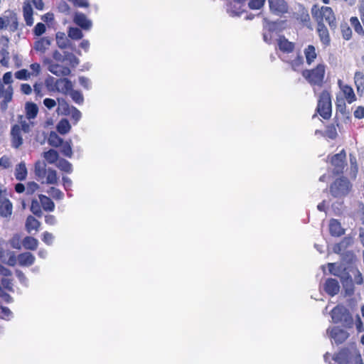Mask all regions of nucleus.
Instances as JSON below:
<instances>
[{
    "mask_svg": "<svg viewBox=\"0 0 364 364\" xmlns=\"http://www.w3.org/2000/svg\"><path fill=\"white\" fill-rule=\"evenodd\" d=\"M316 33L323 47L330 46L331 38L328 28L324 23H316Z\"/></svg>",
    "mask_w": 364,
    "mask_h": 364,
    "instance_id": "4468645a",
    "label": "nucleus"
},
{
    "mask_svg": "<svg viewBox=\"0 0 364 364\" xmlns=\"http://www.w3.org/2000/svg\"><path fill=\"white\" fill-rule=\"evenodd\" d=\"M340 88L341 89L343 94L348 104H351L356 100V96L354 93L353 88L348 85H342L341 80L338 82Z\"/></svg>",
    "mask_w": 364,
    "mask_h": 364,
    "instance_id": "4be33fe9",
    "label": "nucleus"
},
{
    "mask_svg": "<svg viewBox=\"0 0 364 364\" xmlns=\"http://www.w3.org/2000/svg\"><path fill=\"white\" fill-rule=\"evenodd\" d=\"M16 258L19 265L23 267H29L33 265L36 259L33 255L29 252L21 253L16 257Z\"/></svg>",
    "mask_w": 364,
    "mask_h": 364,
    "instance_id": "5701e85b",
    "label": "nucleus"
},
{
    "mask_svg": "<svg viewBox=\"0 0 364 364\" xmlns=\"http://www.w3.org/2000/svg\"><path fill=\"white\" fill-rule=\"evenodd\" d=\"M311 14L316 23L326 22L331 30L336 28V17L331 7L323 6L316 10L312 9Z\"/></svg>",
    "mask_w": 364,
    "mask_h": 364,
    "instance_id": "20e7f679",
    "label": "nucleus"
},
{
    "mask_svg": "<svg viewBox=\"0 0 364 364\" xmlns=\"http://www.w3.org/2000/svg\"><path fill=\"white\" fill-rule=\"evenodd\" d=\"M331 164L333 166V173L338 176L343 173L346 166V153L342 149L339 153L334 154L331 159Z\"/></svg>",
    "mask_w": 364,
    "mask_h": 364,
    "instance_id": "9b49d317",
    "label": "nucleus"
},
{
    "mask_svg": "<svg viewBox=\"0 0 364 364\" xmlns=\"http://www.w3.org/2000/svg\"><path fill=\"white\" fill-rule=\"evenodd\" d=\"M26 117L28 120L35 119L38 113V107L36 104L28 102L25 105Z\"/></svg>",
    "mask_w": 364,
    "mask_h": 364,
    "instance_id": "c85d7f7f",
    "label": "nucleus"
},
{
    "mask_svg": "<svg viewBox=\"0 0 364 364\" xmlns=\"http://www.w3.org/2000/svg\"><path fill=\"white\" fill-rule=\"evenodd\" d=\"M31 75V73H29L26 69L19 70L14 73L15 77L21 80H27L30 78Z\"/></svg>",
    "mask_w": 364,
    "mask_h": 364,
    "instance_id": "603ef678",
    "label": "nucleus"
},
{
    "mask_svg": "<svg viewBox=\"0 0 364 364\" xmlns=\"http://www.w3.org/2000/svg\"><path fill=\"white\" fill-rule=\"evenodd\" d=\"M287 63L291 67V68L294 71H299L304 65V60L303 56H301L299 53L296 55V56L291 60L287 61Z\"/></svg>",
    "mask_w": 364,
    "mask_h": 364,
    "instance_id": "473e14b6",
    "label": "nucleus"
},
{
    "mask_svg": "<svg viewBox=\"0 0 364 364\" xmlns=\"http://www.w3.org/2000/svg\"><path fill=\"white\" fill-rule=\"evenodd\" d=\"M70 115L71 116V119L73 120L74 124H77L82 117L80 110H78L75 107H73V108L71 109Z\"/></svg>",
    "mask_w": 364,
    "mask_h": 364,
    "instance_id": "6e6d98bb",
    "label": "nucleus"
},
{
    "mask_svg": "<svg viewBox=\"0 0 364 364\" xmlns=\"http://www.w3.org/2000/svg\"><path fill=\"white\" fill-rule=\"evenodd\" d=\"M336 111L341 112V114H345L346 111V105L344 100H337L336 102Z\"/></svg>",
    "mask_w": 364,
    "mask_h": 364,
    "instance_id": "0e129e2a",
    "label": "nucleus"
},
{
    "mask_svg": "<svg viewBox=\"0 0 364 364\" xmlns=\"http://www.w3.org/2000/svg\"><path fill=\"white\" fill-rule=\"evenodd\" d=\"M328 268L330 274L339 277L343 287L350 288L353 291V282L346 267L336 263H328Z\"/></svg>",
    "mask_w": 364,
    "mask_h": 364,
    "instance_id": "0eeeda50",
    "label": "nucleus"
},
{
    "mask_svg": "<svg viewBox=\"0 0 364 364\" xmlns=\"http://www.w3.org/2000/svg\"><path fill=\"white\" fill-rule=\"evenodd\" d=\"M330 336L336 344L345 342L349 336V333L338 326L333 327L330 331Z\"/></svg>",
    "mask_w": 364,
    "mask_h": 364,
    "instance_id": "dca6fc26",
    "label": "nucleus"
},
{
    "mask_svg": "<svg viewBox=\"0 0 364 364\" xmlns=\"http://www.w3.org/2000/svg\"><path fill=\"white\" fill-rule=\"evenodd\" d=\"M28 176V170L24 161H21L15 166L14 176L17 181H25Z\"/></svg>",
    "mask_w": 364,
    "mask_h": 364,
    "instance_id": "393cba45",
    "label": "nucleus"
},
{
    "mask_svg": "<svg viewBox=\"0 0 364 364\" xmlns=\"http://www.w3.org/2000/svg\"><path fill=\"white\" fill-rule=\"evenodd\" d=\"M47 192L53 199L56 200H63L64 198V193L60 189L55 187H50Z\"/></svg>",
    "mask_w": 364,
    "mask_h": 364,
    "instance_id": "de8ad7c7",
    "label": "nucleus"
},
{
    "mask_svg": "<svg viewBox=\"0 0 364 364\" xmlns=\"http://www.w3.org/2000/svg\"><path fill=\"white\" fill-rule=\"evenodd\" d=\"M65 56L70 60L71 65L75 66L78 64V59L72 53H65Z\"/></svg>",
    "mask_w": 364,
    "mask_h": 364,
    "instance_id": "774afa93",
    "label": "nucleus"
},
{
    "mask_svg": "<svg viewBox=\"0 0 364 364\" xmlns=\"http://www.w3.org/2000/svg\"><path fill=\"white\" fill-rule=\"evenodd\" d=\"M68 38L73 40H80L83 37V33L79 28L77 27H70L68 31Z\"/></svg>",
    "mask_w": 364,
    "mask_h": 364,
    "instance_id": "58836bf2",
    "label": "nucleus"
},
{
    "mask_svg": "<svg viewBox=\"0 0 364 364\" xmlns=\"http://www.w3.org/2000/svg\"><path fill=\"white\" fill-rule=\"evenodd\" d=\"M304 55L306 63L308 65H312L318 58V52L314 45H308L304 49Z\"/></svg>",
    "mask_w": 364,
    "mask_h": 364,
    "instance_id": "aec40b11",
    "label": "nucleus"
},
{
    "mask_svg": "<svg viewBox=\"0 0 364 364\" xmlns=\"http://www.w3.org/2000/svg\"><path fill=\"white\" fill-rule=\"evenodd\" d=\"M279 49L285 53H291L294 50L295 43L289 41L284 36H280L277 39Z\"/></svg>",
    "mask_w": 364,
    "mask_h": 364,
    "instance_id": "6ab92c4d",
    "label": "nucleus"
},
{
    "mask_svg": "<svg viewBox=\"0 0 364 364\" xmlns=\"http://www.w3.org/2000/svg\"><path fill=\"white\" fill-rule=\"evenodd\" d=\"M324 290L331 296L336 295L340 290L338 282L336 279H327L324 284Z\"/></svg>",
    "mask_w": 364,
    "mask_h": 364,
    "instance_id": "412c9836",
    "label": "nucleus"
},
{
    "mask_svg": "<svg viewBox=\"0 0 364 364\" xmlns=\"http://www.w3.org/2000/svg\"><path fill=\"white\" fill-rule=\"evenodd\" d=\"M55 40L57 46L60 49H65L71 46L70 41L63 32H57L55 34Z\"/></svg>",
    "mask_w": 364,
    "mask_h": 364,
    "instance_id": "c756f323",
    "label": "nucleus"
},
{
    "mask_svg": "<svg viewBox=\"0 0 364 364\" xmlns=\"http://www.w3.org/2000/svg\"><path fill=\"white\" fill-rule=\"evenodd\" d=\"M270 11L278 16L288 12V4L284 0H268Z\"/></svg>",
    "mask_w": 364,
    "mask_h": 364,
    "instance_id": "ddd939ff",
    "label": "nucleus"
},
{
    "mask_svg": "<svg viewBox=\"0 0 364 364\" xmlns=\"http://www.w3.org/2000/svg\"><path fill=\"white\" fill-rule=\"evenodd\" d=\"M331 318L334 323H341L342 326L347 328H350L353 326V319L348 309L343 305L336 306L331 311Z\"/></svg>",
    "mask_w": 364,
    "mask_h": 364,
    "instance_id": "423d86ee",
    "label": "nucleus"
},
{
    "mask_svg": "<svg viewBox=\"0 0 364 364\" xmlns=\"http://www.w3.org/2000/svg\"><path fill=\"white\" fill-rule=\"evenodd\" d=\"M13 97V87L9 85L5 88L4 85L0 82V97L3 98V102L6 105L11 101Z\"/></svg>",
    "mask_w": 364,
    "mask_h": 364,
    "instance_id": "cd10ccee",
    "label": "nucleus"
},
{
    "mask_svg": "<svg viewBox=\"0 0 364 364\" xmlns=\"http://www.w3.org/2000/svg\"><path fill=\"white\" fill-rule=\"evenodd\" d=\"M354 282L358 285H361L364 282V277L358 269H355V273L354 275Z\"/></svg>",
    "mask_w": 364,
    "mask_h": 364,
    "instance_id": "680f3d73",
    "label": "nucleus"
},
{
    "mask_svg": "<svg viewBox=\"0 0 364 364\" xmlns=\"http://www.w3.org/2000/svg\"><path fill=\"white\" fill-rule=\"evenodd\" d=\"M39 185L35 181H29L26 186V195L31 196L39 189Z\"/></svg>",
    "mask_w": 364,
    "mask_h": 364,
    "instance_id": "8fccbe9b",
    "label": "nucleus"
},
{
    "mask_svg": "<svg viewBox=\"0 0 364 364\" xmlns=\"http://www.w3.org/2000/svg\"><path fill=\"white\" fill-rule=\"evenodd\" d=\"M13 214V204L11 200L0 192V216L9 220Z\"/></svg>",
    "mask_w": 364,
    "mask_h": 364,
    "instance_id": "f8f14e48",
    "label": "nucleus"
},
{
    "mask_svg": "<svg viewBox=\"0 0 364 364\" xmlns=\"http://www.w3.org/2000/svg\"><path fill=\"white\" fill-rule=\"evenodd\" d=\"M8 28L10 32L14 33L18 29V19L16 12L6 10L0 16V31Z\"/></svg>",
    "mask_w": 364,
    "mask_h": 364,
    "instance_id": "6e6552de",
    "label": "nucleus"
},
{
    "mask_svg": "<svg viewBox=\"0 0 364 364\" xmlns=\"http://www.w3.org/2000/svg\"><path fill=\"white\" fill-rule=\"evenodd\" d=\"M11 166V161L9 156L4 155L0 158V167L6 169Z\"/></svg>",
    "mask_w": 364,
    "mask_h": 364,
    "instance_id": "052dcab7",
    "label": "nucleus"
},
{
    "mask_svg": "<svg viewBox=\"0 0 364 364\" xmlns=\"http://www.w3.org/2000/svg\"><path fill=\"white\" fill-rule=\"evenodd\" d=\"M71 126L67 119H62L57 124V130L61 134H65L70 132Z\"/></svg>",
    "mask_w": 364,
    "mask_h": 364,
    "instance_id": "4c0bfd02",
    "label": "nucleus"
},
{
    "mask_svg": "<svg viewBox=\"0 0 364 364\" xmlns=\"http://www.w3.org/2000/svg\"><path fill=\"white\" fill-rule=\"evenodd\" d=\"M41 226V223L34 216L28 215L26 220V230L28 232H31L34 230L36 232L38 231Z\"/></svg>",
    "mask_w": 364,
    "mask_h": 364,
    "instance_id": "7c9ffc66",
    "label": "nucleus"
},
{
    "mask_svg": "<svg viewBox=\"0 0 364 364\" xmlns=\"http://www.w3.org/2000/svg\"><path fill=\"white\" fill-rule=\"evenodd\" d=\"M73 106H70L69 104L65 100H58V107L57 112L58 114L62 115H70V110Z\"/></svg>",
    "mask_w": 364,
    "mask_h": 364,
    "instance_id": "c9c22d12",
    "label": "nucleus"
},
{
    "mask_svg": "<svg viewBox=\"0 0 364 364\" xmlns=\"http://www.w3.org/2000/svg\"><path fill=\"white\" fill-rule=\"evenodd\" d=\"M63 139L60 138L55 132H50L48 139V144L53 147H58L63 144Z\"/></svg>",
    "mask_w": 364,
    "mask_h": 364,
    "instance_id": "79ce46f5",
    "label": "nucleus"
},
{
    "mask_svg": "<svg viewBox=\"0 0 364 364\" xmlns=\"http://www.w3.org/2000/svg\"><path fill=\"white\" fill-rule=\"evenodd\" d=\"M329 232L333 237H340L345 233V230L341 227V223L336 219H331L329 222Z\"/></svg>",
    "mask_w": 364,
    "mask_h": 364,
    "instance_id": "b1692460",
    "label": "nucleus"
},
{
    "mask_svg": "<svg viewBox=\"0 0 364 364\" xmlns=\"http://www.w3.org/2000/svg\"><path fill=\"white\" fill-rule=\"evenodd\" d=\"M11 143L12 146L18 149L23 144V138L21 136V131L19 124H14L11 130Z\"/></svg>",
    "mask_w": 364,
    "mask_h": 364,
    "instance_id": "f3484780",
    "label": "nucleus"
},
{
    "mask_svg": "<svg viewBox=\"0 0 364 364\" xmlns=\"http://www.w3.org/2000/svg\"><path fill=\"white\" fill-rule=\"evenodd\" d=\"M353 185L350 180L345 176L336 178L329 187L331 195L336 198H344L351 191Z\"/></svg>",
    "mask_w": 364,
    "mask_h": 364,
    "instance_id": "39448f33",
    "label": "nucleus"
},
{
    "mask_svg": "<svg viewBox=\"0 0 364 364\" xmlns=\"http://www.w3.org/2000/svg\"><path fill=\"white\" fill-rule=\"evenodd\" d=\"M341 29L343 38L346 41L350 40L352 37V31L350 26L347 23L341 24Z\"/></svg>",
    "mask_w": 364,
    "mask_h": 364,
    "instance_id": "864d4df0",
    "label": "nucleus"
},
{
    "mask_svg": "<svg viewBox=\"0 0 364 364\" xmlns=\"http://www.w3.org/2000/svg\"><path fill=\"white\" fill-rule=\"evenodd\" d=\"M74 22L81 28L86 31L90 30L92 26V22L82 13H77L75 15Z\"/></svg>",
    "mask_w": 364,
    "mask_h": 364,
    "instance_id": "a878e982",
    "label": "nucleus"
},
{
    "mask_svg": "<svg viewBox=\"0 0 364 364\" xmlns=\"http://www.w3.org/2000/svg\"><path fill=\"white\" fill-rule=\"evenodd\" d=\"M61 147V153L68 158H71L73 156V151H72V146H71V141H63V144L60 145Z\"/></svg>",
    "mask_w": 364,
    "mask_h": 364,
    "instance_id": "49530a36",
    "label": "nucleus"
},
{
    "mask_svg": "<svg viewBox=\"0 0 364 364\" xmlns=\"http://www.w3.org/2000/svg\"><path fill=\"white\" fill-rule=\"evenodd\" d=\"M0 260L11 267H14L17 263L15 252L10 250L8 242L2 238L0 239Z\"/></svg>",
    "mask_w": 364,
    "mask_h": 364,
    "instance_id": "9d476101",
    "label": "nucleus"
},
{
    "mask_svg": "<svg viewBox=\"0 0 364 364\" xmlns=\"http://www.w3.org/2000/svg\"><path fill=\"white\" fill-rule=\"evenodd\" d=\"M354 82L358 91L364 89V75L360 71H357L354 75Z\"/></svg>",
    "mask_w": 364,
    "mask_h": 364,
    "instance_id": "a18cd8bd",
    "label": "nucleus"
},
{
    "mask_svg": "<svg viewBox=\"0 0 364 364\" xmlns=\"http://www.w3.org/2000/svg\"><path fill=\"white\" fill-rule=\"evenodd\" d=\"M43 62L48 65V70L57 76H67L70 74L69 68L53 63L49 58H46Z\"/></svg>",
    "mask_w": 364,
    "mask_h": 364,
    "instance_id": "2eb2a0df",
    "label": "nucleus"
},
{
    "mask_svg": "<svg viewBox=\"0 0 364 364\" xmlns=\"http://www.w3.org/2000/svg\"><path fill=\"white\" fill-rule=\"evenodd\" d=\"M264 0H250L248 6L251 9H260L264 5Z\"/></svg>",
    "mask_w": 364,
    "mask_h": 364,
    "instance_id": "4d7b16f0",
    "label": "nucleus"
},
{
    "mask_svg": "<svg viewBox=\"0 0 364 364\" xmlns=\"http://www.w3.org/2000/svg\"><path fill=\"white\" fill-rule=\"evenodd\" d=\"M326 70V65L320 63L312 68L303 70L301 75L310 85L321 87L324 83Z\"/></svg>",
    "mask_w": 364,
    "mask_h": 364,
    "instance_id": "f03ea898",
    "label": "nucleus"
},
{
    "mask_svg": "<svg viewBox=\"0 0 364 364\" xmlns=\"http://www.w3.org/2000/svg\"><path fill=\"white\" fill-rule=\"evenodd\" d=\"M18 122L20 124L21 131H23L24 133H28L31 131V127L34 125V123L29 121L23 119V116H20Z\"/></svg>",
    "mask_w": 364,
    "mask_h": 364,
    "instance_id": "09e8293b",
    "label": "nucleus"
},
{
    "mask_svg": "<svg viewBox=\"0 0 364 364\" xmlns=\"http://www.w3.org/2000/svg\"><path fill=\"white\" fill-rule=\"evenodd\" d=\"M32 5L39 11H42L44 9L43 0H24L23 4V16L26 24L28 26L33 24V11Z\"/></svg>",
    "mask_w": 364,
    "mask_h": 364,
    "instance_id": "1a4fd4ad",
    "label": "nucleus"
},
{
    "mask_svg": "<svg viewBox=\"0 0 364 364\" xmlns=\"http://www.w3.org/2000/svg\"><path fill=\"white\" fill-rule=\"evenodd\" d=\"M1 310L2 314V316H1V318L9 320L12 316V312L8 307L1 306Z\"/></svg>",
    "mask_w": 364,
    "mask_h": 364,
    "instance_id": "69168bd1",
    "label": "nucleus"
},
{
    "mask_svg": "<svg viewBox=\"0 0 364 364\" xmlns=\"http://www.w3.org/2000/svg\"><path fill=\"white\" fill-rule=\"evenodd\" d=\"M30 210L34 215L38 218H41L43 215L40 201H38L36 199L31 200Z\"/></svg>",
    "mask_w": 364,
    "mask_h": 364,
    "instance_id": "37998d69",
    "label": "nucleus"
},
{
    "mask_svg": "<svg viewBox=\"0 0 364 364\" xmlns=\"http://www.w3.org/2000/svg\"><path fill=\"white\" fill-rule=\"evenodd\" d=\"M46 27L45 24L43 23H38L33 28V33L35 36H41L46 32Z\"/></svg>",
    "mask_w": 364,
    "mask_h": 364,
    "instance_id": "13d9d810",
    "label": "nucleus"
},
{
    "mask_svg": "<svg viewBox=\"0 0 364 364\" xmlns=\"http://www.w3.org/2000/svg\"><path fill=\"white\" fill-rule=\"evenodd\" d=\"M43 157L50 164L55 163L59 157L58 153L54 149H49L44 152Z\"/></svg>",
    "mask_w": 364,
    "mask_h": 364,
    "instance_id": "a19ab883",
    "label": "nucleus"
},
{
    "mask_svg": "<svg viewBox=\"0 0 364 364\" xmlns=\"http://www.w3.org/2000/svg\"><path fill=\"white\" fill-rule=\"evenodd\" d=\"M319 115L325 120L331 119L332 115L331 96L328 91L323 90L318 95L315 113L312 118Z\"/></svg>",
    "mask_w": 364,
    "mask_h": 364,
    "instance_id": "7ed1b4c3",
    "label": "nucleus"
},
{
    "mask_svg": "<svg viewBox=\"0 0 364 364\" xmlns=\"http://www.w3.org/2000/svg\"><path fill=\"white\" fill-rule=\"evenodd\" d=\"M43 82H36L33 85V91L36 97H42L44 95Z\"/></svg>",
    "mask_w": 364,
    "mask_h": 364,
    "instance_id": "bf43d9fd",
    "label": "nucleus"
},
{
    "mask_svg": "<svg viewBox=\"0 0 364 364\" xmlns=\"http://www.w3.org/2000/svg\"><path fill=\"white\" fill-rule=\"evenodd\" d=\"M52 38L49 37H41L34 42L33 48L41 54H44L49 48Z\"/></svg>",
    "mask_w": 364,
    "mask_h": 364,
    "instance_id": "a211bd4d",
    "label": "nucleus"
},
{
    "mask_svg": "<svg viewBox=\"0 0 364 364\" xmlns=\"http://www.w3.org/2000/svg\"><path fill=\"white\" fill-rule=\"evenodd\" d=\"M296 18L304 26H307L311 20L308 11L304 9H302L300 13L296 14Z\"/></svg>",
    "mask_w": 364,
    "mask_h": 364,
    "instance_id": "c03bdc74",
    "label": "nucleus"
},
{
    "mask_svg": "<svg viewBox=\"0 0 364 364\" xmlns=\"http://www.w3.org/2000/svg\"><path fill=\"white\" fill-rule=\"evenodd\" d=\"M70 96L73 100L77 104L80 105L83 102L84 98L82 93L80 91L73 90L70 92Z\"/></svg>",
    "mask_w": 364,
    "mask_h": 364,
    "instance_id": "5fc2aeb1",
    "label": "nucleus"
},
{
    "mask_svg": "<svg viewBox=\"0 0 364 364\" xmlns=\"http://www.w3.org/2000/svg\"><path fill=\"white\" fill-rule=\"evenodd\" d=\"M45 85L50 92H59V79H55L53 77L49 76L45 80Z\"/></svg>",
    "mask_w": 364,
    "mask_h": 364,
    "instance_id": "f704fd0d",
    "label": "nucleus"
},
{
    "mask_svg": "<svg viewBox=\"0 0 364 364\" xmlns=\"http://www.w3.org/2000/svg\"><path fill=\"white\" fill-rule=\"evenodd\" d=\"M336 124L332 123L326 126L324 136L330 139H336L338 136L337 127L339 124L338 119L336 120Z\"/></svg>",
    "mask_w": 364,
    "mask_h": 364,
    "instance_id": "2f4dec72",
    "label": "nucleus"
},
{
    "mask_svg": "<svg viewBox=\"0 0 364 364\" xmlns=\"http://www.w3.org/2000/svg\"><path fill=\"white\" fill-rule=\"evenodd\" d=\"M350 22L352 27L354 28L355 33L358 35L363 36H364V29L362 25L360 23L359 19L356 16H352L350 18Z\"/></svg>",
    "mask_w": 364,
    "mask_h": 364,
    "instance_id": "ea45409f",
    "label": "nucleus"
},
{
    "mask_svg": "<svg viewBox=\"0 0 364 364\" xmlns=\"http://www.w3.org/2000/svg\"><path fill=\"white\" fill-rule=\"evenodd\" d=\"M22 245L26 250H36L38 247V241L33 237L26 236L23 238Z\"/></svg>",
    "mask_w": 364,
    "mask_h": 364,
    "instance_id": "72a5a7b5",
    "label": "nucleus"
},
{
    "mask_svg": "<svg viewBox=\"0 0 364 364\" xmlns=\"http://www.w3.org/2000/svg\"><path fill=\"white\" fill-rule=\"evenodd\" d=\"M59 92H62L65 94L70 92L73 90L72 82L68 78H60L59 79Z\"/></svg>",
    "mask_w": 364,
    "mask_h": 364,
    "instance_id": "e433bc0d",
    "label": "nucleus"
},
{
    "mask_svg": "<svg viewBox=\"0 0 364 364\" xmlns=\"http://www.w3.org/2000/svg\"><path fill=\"white\" fill-rule=\"evenodd\" d=\"M34 175L36 179L42 184L56 185L58 183V176L55 170L48 168L44 161H37L34 164Z\"/></svg>",
    "mask_w": 364,
    "mask_h": 364,
    "instance_id": "f257e3e1",
    "label": "nucleus"
},
{
    "mask_svg": "<svg viewBox=\"0 0 364 364\" xmlns=\"http://www.w3.org/2000/svg\"><path fill=\"white\" fill-rule=\"evenodd\" d=\"M354 117L356 119H361L364 118V107L358 106L354 111Z\"/></svg>",
    "mask_w": 364,
    "mask_h": 364,
    "instance_id": "338daca9",
    "label": "nucleus"
},
{
    "mask_svg": "<svg viewBox=\"0 0 364 364\" xmlns=\"http://www.w3.org/2000/svg\"><path fill=\"white\" fill-rule=\"evenodd\" d=\"M42 240L44 243L48 245H50L53 243V236L50 232H44L43 234Z\"/></svg>",
    "mask_w": 364,
    "mask_h": 364,
    "instance_id": "e2e57ef3",
    "label": "nucleus"
},
{
    "mask_svg": "<svg viewBox=\"0 0 364 364\" xmlns=\"http://www.w3.org/2000/svg\"><path fill=\"white\" fill-rule=\"evenodd\" d=\"M58 168L68 173H70L73 171L72 164L65 159H60L58 164Z\"/></svg>",
    "mask_w": 364,
    "mask_h": 364,
    "instance_id": "3c124183",
    "label": "nucleus"
},
{
    "mask_svg": "<svg viewBox=\"0 0 364 364\" xmlns=\"http://www.w3.org/2000/svg\"><path fill=\"white\" fill-rule=\"evenodd\" d=\"M38 199L42 208L45 211L52 212L55 210V203L50 197L43 194H39Z\"/></svg>",
    "mask_w": 364,
    "mask_h": 364,
    "instance_id": "bb28decb",
    "label": "nucleus"
}]
</instances>
